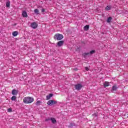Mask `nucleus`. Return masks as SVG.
<instances>
[{
	"instance_id": "nucleus-1",
	"label": "nucleus",
	"mask_w": 128,
	"mask_h": 128,
	"mask_svg": "<svg viewBox=\"0 0 128 128\" xmlns=\"http://www.w3.org/2000/svg\"><path fill=\"white\" fill-rule=\"evenodd\" d=\"M34 100V99L30 96L25 97L23 99L24 104H32V102H33Z\"/></svg>"
},
{
	"instance_id": "nucleus-2",
	"label": "nucleus",
	"mask_w": 128,
	"mask_h": 128,
	"mask_svg": "<svg viewBox=\"0 0 128 128\" xmlns=\"http://www.w3.org/2000/svg\"><path fill=\"white\" fill-rule=\"evenodd\" d=\"M54 40H62V38H64V36L62 34H56L54 36Z\"/></svg>"
},
{
	"instance_id": "nucleus-3",
	"label": "nucleus",
	"mask_w": 128,
	"mask_h": 128,
	"mask_svg": "<svg viewBox=\"0 0 128 128\" xmlns=\"http://www.w3.org/2000/svg\"><path fill=\"white\" fill-rule=\"evenodd\" d=\"M96 52L95 50H92L90 52H84L82 56L84 58H86V56H90V54H93Z\"/></svg>"
},
{
	"instance_id": "nucleus-4",
	"label": "nucleus",
	"mask_w": 128,
	"mask_h": 128,
	"mask_svg": "<svg viewBox=\"0 0 128 128\" xmlns=\"http://www.w3.org/2000/svg\"><path fill=\"white\" fill-rule=\"evenodd\" d=\"M58 104V102L54 100H50L47 102V104L50 106H54V104Z\"/></svg>"
},
{
	"instance_id": "nucleus-5",
	"label": "nucleus",
	"mask_w": 128,
	"mask_h": 128,
	"mask_svg": "<svg viewBox=\"0 0 128 128\" xmlns=\"http://www.w3.org/2000/svg\"><path fill=\"white\" fill-rule=\"evenodd\" d=\"M74 87L76 90H82V84H78L74 85Z\"/></svg>"
},
{
	"instance_id": "nucleus-6",
	"label": "nucleus",
	"mask_w": 128,
	"mask_h": 128,
	"mask_svg": "<svg viewBox=\"0 0 128 128\" xmlns=\"http://www.w3.org/2000/svg\"><path fill=\"white\" fill-rule=\"evenodd\" d=\"M38 23H36V22H33L30 24L31 28H34V30H36V28H38Z\"/></svg>"
},
{
	"instance_id": "nucleus-7",
	"label": "nucleus",
	"mask_w": 128,
	"mask_h": 128,
	"mask_svg": "<svg viewBox=\"0 0 128 128\" xmlns=\"http://www.w3.org/2000/svg\"><path fill=\"white\" fill-rule=\"evenodd\" d=\"M64 40L59 41L58 42L57 45L58 46H64Z\"/></svg>"
},
{
	"instance_id": "nucleus-8",
	"label": "nucleus",
	"mask_w": 128,
	"mask_h": 128,
	"mask_svg": "<svg viewBox=\"0 0 128 128\" xmlns=\"http://www.w3.org/2000/svg\"><path fill=\"white\" fill-rule=\"evenodd\" d=\"M52 96H54V94H48V96H46V98L47 100H50V98H52Z\"/></svg>"
},
{
	"instance_id": "nucleus-9",
	"label": "nucleus",
	"mask_w": 128,
	"mask_h": 128,
	"mask_svg": "<svg viewBox=\"0 0 128 128\" xmlns=\"http://www.w3.org/2000/svg\"><path fill=\"white\" fill-rule=\"evenodd\" d=\"M18 92L17 91V90H12V94H13L14 96H16V94H18Z\"/></svg>"
},
{
	"instance_id": "nucleus-10",
	"label": "nucleus",
	"mask_w": 128,
	"mask_h": 128,
	"mask_svg": "<svg viewBox=\"0 0 128 128\" xmlns=\"http://www.w3.org/2000/svg\"><path fill=\"white\" fill-rule=\"evenodd\" d=\"M6 8H10V0H8L6 2Z\"/></svg>"
},
{
	"instance_id": "nucleus-11",
	"label": "nucleus",
	"mask_w": 128,
	"mask_h": 128,
	"mask_svg": "<svg viewBox=\"0 0 128 128\" xmlns=\"http://www.w3.org/2000/svg\"><path fill=\"white\" fill-rule=\"evenodd\" d=\"M22 16H24V18H26V16H28V14L26 13V12L23 11L22 13Z\"/></svg>"
},
{
	"instance_id": "nucleus-12",
	"label": "nucleus",
	"mask_w": 128,
	"mask_h": 128,
	"mask_svg": "<svg viewBox=\"0 0 128 128\" xmlns=\"http://www.w3.org/2000/svg\"><path fill=\"white\" fill-rule=\"evenodd\" d=\"M104 88H106V86H110V82H105L104 84Z\"/></svg>"
},
{
	"instance_id": "nucleus-13",
	"label": "nucleus",
	"mask_w": 128,
	"mask_h": 128,
	"mask_svg": "<svg viewBox=\"0 0 128 128\" xmlns=\"http://www.w3.org/2000/svg\"><path fill=\"white\" fill-rule=\"evenodd\" d=\"M117 88H118L116 87V86H114L112 87V90H111L112 92H114V90H116Z\"/></svg>"
},
{
	"instance_id": "nucleus-14",
	"label": "nucleus",
	"mask_w": 128,
	"mask_h": 128,
	"mask_svg": "<svg viewBox=\"0 0 128 128\" xmlns=\"http://www.w3.org/2000/svg\"><path fill=\"white\" fill-rule=\"evenodd\" d=\"M88 30H90V26L89 25H86L84 26V30L88 31Z\"/></svg>"
},
{
	"instance_id": "nucleus-15",
	"label": "nucleus",
	"mask_w": 128,
	"mask_h": 128,
	"mask_svg": "<svg viewBox=\"0 0 128 128\" xmlns=\"http://www.w3.org/2000/svg\"><path fill=\"white\" fill-rule=\"evenodd\" d=\"M18 34V31H15L12 32L13 36H16Z\"/></svg>"
},
{
	"instance_id": "nucleus-16",
	"label": "nucleus",
	"mask_w": 128,
	"mask_h": 128,
	"mask_svg": "<svg viewBox=\"0 0 128 128\" xmlns=\"http://www.w3.org/2000/svg\"><path fill=\"white\" fill-rule=\"evenodd\" d=\"M112 8V6H107L106 8H105V10H110Z\"/></svg>"
},
{
	"instance_id": "nucleus-17",
	"label": "nucleus",
	"mask_w": 128,
	"mask_h": 128,
	"mask_svg": "<svg viewBox=\"0 0 128 128\" xmlns=\"http://www.w3.org/2000/svg\"><path fill=\"white\" fill-rule=\"evenodd\" d=\"M112 18L110 16L107 19V22H108V23L110 22H112Z\"/></svg>"
},
{
	"instance_id": "nucleus-18",
	"label": "nucleus",
	"mask_w": 128,
	"mask_h": 128,
	"mask_svg": "<svg viewBox=\"0 0 128 128\" xmlns=\"http://www.w3.org/2000/svg\"><path fill=\"white\" fill-rule=\"evenodd\" d=\"M51 121L52 124H56V120L54 118H51Z\"/></svg>"
},
{
	"instance_id": "nucleus-19",
	"label": "nucleus",
	"mask_w": 128,
	"mask_h": 128,
	"mask_svg": "<svg viewBox=\"0 0 128 128\" xmlns=\"http://www.w3.org/2000/svg\"><path fill=\"white\" fill-rule=\"evenodd\" d=\"M34 12L36 14H40V11L38 9H35Z\"/></svg>"
},
{
	"instance_id": "nucleus-20",
	"label": "nucleus",
	"mask_w": 128,
	"mask_h": 128,
	"mask_svg": "<svg viewBox=\"0 0 128 128\" xmlns=\"http://www.w3.org/2000/svg\"><path fill=\"white\" fill-rule=\"evenodd\" d=\"M11 100H16V96H12V98H11Z\"/></svg>"
},
{
	"instance_id": "nucleus-21",
	"label": "nucleus",
	"mask_w": 128,
	"mask_h": 128,
	"mask_svg": "<svg viewBox=\"0 0 128 128\" xmlns=\"http://www.w3.org/2000/svg\"><path fill=\"white\" fill-rule=\"evenodd\" d=\"M40 104H42V102L40 101V100H38L36 102V106H40Z\"/></svg>"
},
{
	"instance_id": "nucleus-22",
	"label": "nucleus",
	"mask_w": 128,
	"mask_h": 128,
	"mask_svg": "<svg viewBox=\"0 0 128 128\" xmlns=\"http://www.w3.org/2000/svg\"><path fill=\"white\" fill-rule=\"evenodd\" d=\"M8 112H12V110L10 108H9L8 109Z\"/></svg>"
},
{
	"instance_id": "nucleus-23",
	"label": "nucleus",
	"mask_w": 128,
	"mask_h": 128,
	"mask_svg": "<svg viewBox=\"0 0 128 128\" xmlns=\"http://www.w3.org/2000/svg\"><path fill=\"white\" fill-rule=\"evenodd\" d=\"M48 120H51V118H46L45 122H48Z\"/></svg>"
},
{
	"instance_id": "nucleus-24",
	"label": "nucleus",
	"mask_w": 128,
	"mask_h": 128,
	"mask_svg": "<svg viewBox=\"0 0 128 128\" xmlns=\"http://www.w3.org/2000/svg\"><path fill=\"white\" fill-rule=\"evenodd\" d=\"M85 70H86L88 72V68L85 67Z\"/></svg>"
},
{
	"instance_id": "nucleus-25",
	"label": "nucleus",
	"mask_w": 128,
	"mask_h": 128,
	"mask_svg": "<svg viewBox=\"0 0 128 128\" xmlns=\"http://www.w3.org/2000/svg\"><path fill=\"white\" fill-rule=\"evenodd\" d=\"M42 12H44V8L42 10Z\"/></svg>"
},
{
	"instance_id": "nucleus-26",
	"label": "nucleus",
	"mask_w": 128,
	"mask_h": 128,
	"mask_svg": "<svg viewBox=\"0 0 128 128\" xmlns=\"http://www.w3.org/2000/svg\"><path fill=\"white\" fill-rule=\"evenodd\" d=\"M70 126H72V124H70Z\"/></svg>"
},
{
	"instance_id": "nucleus-27",
	"label": "nucleus",
	"mask_w": 128,
	"mask_h": 128,
	"mask_svg": "<svg viewBox=\"0 0 128 128\" xmlns=\"http://www.w3.org/2000/svg\"><path fill=\"white\" fill-rule=\"evenodd\" d=\"M95 116H96V114H95Z\"/></svg>"
}]
</instances>
